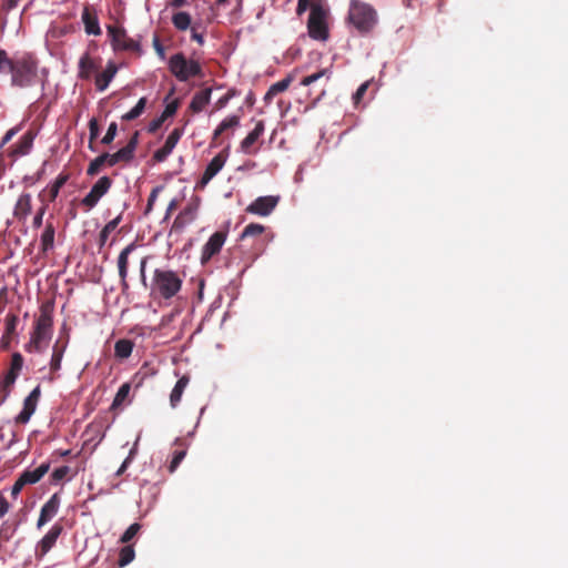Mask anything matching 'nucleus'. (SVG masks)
<instances>
[{"label": "nucleus", "mask_w": 568, "mask_h": 568, "mask_svg": "<svg viewBox=\"0 0 568 568\" xmlns=\"http://www.w3.org/2000/svg\"><path fill=\"white\" fill-rule=\"evenodd\" d=\"M11 84L18 88H28L36 83L38 77V60L31 53H23L12 58L9 69Z\"/></svg>", "instance_id": "f257e3e1"}, {"label": "nucleus", "mask_w": 568, "mask_h": 568, "mask_svg": "<svg viewBox=\"0 0 568 568\" xmlns=\"http://www.w3.org/2000/svg\"><path fill=\"white\" fill-rule=\"evenodd\" d=\"M347 21L358 33L367 34L377 23V12L369 3L351 0Z\"/></svg>", "instance_id": "f03ea898"}, {"label": "nucleus", "mask_w": 568, "mask_h": 568, "mask_svg": "<svg viewBox=\"0 0 568 568\" xmlns=\"http://www.w3.org/2000/svg\"><path fill=\"white\" fill-rule=\"evenodd\" d=\"M52 312V305L44 304L41 306L40 315L36 321L34 331L27 346L28 352L41 353L43 351V342L48 341L51 336V327L53 324Z\"/></svg>", "instance_id": "7ed1b4c3"}, {"label": "nucleus", "mask_w": 568, "mask_h": 568, "mask_svg": "<svg viewBox=\"0 0 568 568\" xmlns=\"http://www.w3.org/2000/svg\"><path fill=\"white\" fill-rule=\"evenodd\" d=\"M182 287V280L173 271L156 268L153 275V292L164 300H170L178 294Z\"/></svg>", "instance_id": "20e7f679"}, {"label": "nucleus", "mask_w": 568, "mask_h": 568, "mask_svg": "<svg viewBox=\"0 0 568 568\" xmlns=\"http://www.w3.org/2000/svg\"><path fill=\"white\" fill-rule=\"evenodd\" d=\"M327 16L328 10L321 3L313 2L311 4L307 30L312 39L325 41L328 38Z\"/></svg>", "instance_id": "39448f33"}, {"label": "nucleus", "mask_w": 568, "mask_h": 568, "mask_svg": "<svg viewBox=\"0 0 568 568\" xmlns=\"http://www.w3.org/2000/svg\"><path fill=\"white\" fill-rule=\"evenodd\" d=\"M171 73L182 82L190 78L202 77V67L195 60H187L183 53L173 54L169 61Z\"/></svg>", "instance_id": "423d86ee"}, {"label": "nucleus", "mask_w": 568, "mask_h": 568, "mask_svg": "<svg viewBox=\"0 0 568 568\" xmlns=\"http://www.w3.org/2000/svg\"><path fill=\"white\" fill-rule=\"evenodd\" d=\"M106 30L114 51L140 52L139 41L130 38L123 28L110 24Z\"/></svg>", "instance_id": "0eeeda50"}, {"label": "nucleus", "mask_w": 568, "mask_h": 568, "mask_svg": "<svg viewBox=\"0 0 568 568\" xmlns=\"http://www.w3.org/2000/svg\"><path fill=\"white\" fill-rule=\"evenodd\" d=\"M332 72L329 69H322L313 74L306 75L302 79L301 85L312 87L308 91V98L312 97L313 91L316 93L314 98V103L317 102L325 94V87L331 79Z\"/></svg>", "instance_id": "6e6552de"}, {"label": "nucleus", "mask_w": 568, "mask_h": 568, "mask_svg": "<svg viewBox=\"0 0 568 568\" xmlns=\"http://www.w3.org/2000/svg\"><path fill=\"white\" fill-rule=\"evenodd\" d=\"M113 181L111 178L101 176L91 187L90 192L81 200V205L87 211L92 210L99 201L110 191Z\"/></svg>", "instance_id": "1a4fd4ad"}, {"label": "nucleus", "mask_w": 568, "mask_h": 568, "mask_svg": "<svg viewBox=\"0 0 568 568\" xmlns=\"http://www.w3.org/2000/svg\"><path fill=\"white\" fill-rule=\"evenodd\" d=\"M23 362V356L20 353L16 352L11 355L10 368L1 383L3 400H6L10 395L11 388L22 371Z\"/></svg>", "instance_id": "9d476101"}, {"label": "nucleus", "mask_w": 568, "mask_h": 568, "mask_svg": "<svg viewBox=\"0 0 568 568\" xmlns=\"http://www.w3.org/2000/svg\"><path fill=\"white\" fill-rule=\"evenodd\" d=\"M227 237L226 231L213 233L203 245L201 252V263L205 265L213 256L220 253Z\"/></svg>", "instance_id": "9b49d317"}, {"label": "nucleus", "mask_w": 568, "mask_h": 568, "mask_svg": "<svg viewBox=\"0 0 568 568\" xmlns=\"http://www.w3.org/2000/svg\"><path fill=\"white\" fill-rule=\"evenodd\" d=\"M229 153L227 149L223 150L219 154H216L211 162L207 164L206 169L204 170V173L200 181L196 183V189L203 190L209 182L223 169L226 160H227Z\"/></svg>", "instance_id": "f8f14e48"}, {"label": "nucleus", "mask_w": 568, "mask_h": 568, "mask_svg": "<svg viewBox=\"0 0 568 568\" xmlns=\"http://www.w3.org/2000/svg\"><path fill=\"white\" fill-rule=\"evenodd\" d=\"M63 531V526L59 523L54 524L50 530L42 537L36 546V557L43 558L55 545L58 538Z\"/></svg>", "instance_id": "ddd939ff"}, {"label": "nucleus", "mask_w": 568, "mask_h": 568, "mask_svg": "<svg viewBox=\"0 0 568 568\" xmlns=\"http://www.w3.org/2000/svg\"><path fill=\"white\" fill-rule=\"evenodd\" d=\"M280 197L267 195V196H260L256 200H254L247 207L246 212L260 215V216H267L270 215L273 210L278 204Z\"/></svg>", "instance_id": "4468645a"}, {"label": "nucleus", "mask_w": 568, "mask_h": 568, "mask_svg": "<svg viewBox=\"0 0 568 568\" xmlns=\"http://www.w3.org/2000/svg\"><path fill=\"white\" fill-rule=\"evenodd\" d=\"M183 133V128H175L166 138L164 145L153 153V160L158 163L165 161L182 138Z\"/></svg>", "instance_id": "2eb2a0df"}, {"label": "nucleus", "mask_w": 568, "mask_h": 568, "mask_svg": "<svg viewBox=\"0 0 568 568\" xmlns=\"http://www.w3.org/2000/svg\"><path fill=\"white\" fill-rule=\"evenodd\" d=\"M60 496L53 494L45 504L41 507L40 515L37 521V528L41 529L47 523L57 516L60 508Z\"/></svg>", "instance_id": "dca6fc26"}, {"label": "nucleus", "mask_w": 568, "mask_h": 568, "mask_svg": "<svg viewBox=\"0 0 568 568\" xmlns=\"http://www.w3.org/2000/svg\"><path fill=\"white\" fill-rule=\"evenodd\" d=\"M136 248L135 243H131L126 245L118 256V271L121 282L122 291H126L129 288L128 283V267H129V256Z\"/></svg>", "instance_id": "f3484780"}, {"label": "nucleus", "mask_w": 568, "mask_h": 568, "mask_svg": "<svg viewBox=\"0 0 568 568\" xmlns=\"http://www.w3.org/2000/svg\"><path fill=\"white\" fill-rule=\"evenodd\" d=\"M32 211V197L30 193H22L13 207V216L24 223Z\"/></svg>", "instance_id": "a211bd4d"}, {"label": "nucleus", "mask_w": 568, "mask_h": 568, "mask_svg": "<svg viewBox=\"0 0 568 568\" xmlns=\"http://www.w3.org/2000/svg\"><path fill=\"white\" fill-rule=\"evenodd\" d=\"M34 138H36V133L33 131H31V130L27 131L21 136L19 142L11 148L9 154L14 158L27 155L32 149Z\"/></svg>", "instance_id": "6ab92c4d"}, {"label": "nucleus", "mask_w": 568, "mask_h": 568, "mask_svg": "<svg viewBox=\"0 0 568 568\" xmlns=\"http://www.w3.org/2000/svg\"><path fill=\"white\" fill-rule=\"evenodd\" d=\"M81 18H82V22L84 24V30L88 34H93V36L101 34L99 19H98L97 12L92 8L84 7Z\"/></svg>", "instance_id": "aec40b11"}, {"label": "nucleus", "mask_w": 568, "mask_h": 568, "mask_svg": "<svg viewBox=\"0 0 568 568\" xmlns=\"http://www.w3.org/2000/svg\"><path fill=\"white\" fill-rule=\"evenodd\" d=\"M99 65L95 61L90 57L87 52L84 53L79 61V78L82 80H90L92 74L97 72Z\"/></svg>", "instance_id": "412c9836"}, {"label": "nucleus", "mask_w": 568, "mask_h": 568, "mask_svg": "<svg viewBox=\"0 0 568 568\" xmlns=\"http://www.w3.org/2000/svg\"><path fill=\"white\" fill-rule=\"evenodd\" d=\"M211 93H212V90L210 88H206L204 90H201L199 92H196L192 100H191V103L189 105V109L193 112V113H199L201 111L204 110V108L210 103L211 101Z\"/></svg>", "instance_id": "4be33fe9"}, {"label": "nucleus", "mask_w": 568, "mask_h": 568, "mask_svg": "<svg viewBox=\"0 0 568 568\" xmlns=\"http://www.w3.org/2000/svg\"><path fill=\"white\" fill-rule=\"evenodd\" d=\"M55 227L52 221L48 220L40 237V248L42 253H48L54 246Z\"/></svg>", "instance_id": "5701e85b"}, {"label": "nucleus", "mask_w": 568, "mask_h": 568, "mask_svg": "<svg viewBox=\"0 0 568 568\" xmlns=\"http://www.w3.org/2000/svg\"><path fill=\"white\" fill-rule=\"evenodd\" d=\"M118 72V68L113 62H109L105 70L95 77V88L98 91H104L114 75Z\"/></svg>", "instance_id": "b1692460"}, {"label": "nucleus", "mask_w": 568, "mask_h": 568, "mask_svg": "<svg viewBox=\"0 0 568 568\" xmlns=\"http://www.w3.org/2000/svg\"><path fill=\"white\" fill-rule=\"evenodd\" d=\"M50 469L49 463L41 464L38 468L30 470L26 469L19 477L24 485H32L38 483Z\"/></svg>", "instance_id": "393cba45"}, {"label": "nucleus", "mask_w": 568, "mask_h": 568, "mask_svg": "<svg viewBox=\"0 0 568 568\" xmlns=\"http://www.w3.org/2000/svg\"><path fill=\"white\" fill-rule=\"evenodd\" d=\"M197 205H186L175 217L173 229H183L186 224L191 223L196 216Z\"/></svg>", "instance_id": "a878e982"}, {"label": "nucleus", "mask_w": 568, "mask_h": 568, "mask_svg": "<svg viewBox=\"0 0 568 568\" xmlns=\"http://www.w3.org/2000/svg\"><path fill=\"white\" fill-rule=\"evenodd\" d=\"M263 133H264V122L257 121L255 128L241 142V150L244 153L250 154L252 145L258 140V138Z\"/></svg>", "instance_id": "bb28decb"}, {"label": "nucleus", "mask_w": 568, "mask_h": 568, "mask_svg": "<svg viewBox=\"0 0 568 568\" xmlns=\"http://www.w3.org/2000/svg\"><path fill=\"white\" fill-rule=\"evenodd\" d=\"M190 383V376L189 375H183L182 377H180L175 384V386L173 387L171 394H170V405L172 408H175L181 399H182V395L185 390V388L187 387Z\"/></svg>", "instance_id": "cd10ccee"}, {"label": "nucleus", "mask_w": 568, "mask_h": 568, "mask_svg": "<svg viewBox=\"0 0 568 568\" xmlns=\"http://www.w3.org/2000/svg\"><path fill=\"white\" fill-rule=\"evenodd\" d=\"M123 211L120 212L113 220L109 221L99 233L98 244L99 247H103L110 236V234L119 226L122 221Z\"/></svg>", "instance_id": "c85d7f7f"}, {"label": "nucleus", "mask_w": 568, "mask_h": 568, "mask_svg": "<svg viewBox=\"0 0 568 568\" xmlns=\"http://www.w3.org/2000/svg\"><path fill=\"white\" fill-rule=\"evenodd\" d=\"M293 81V75L288 74L286 78L282 79L281 81L272 84L270 89L267 90L264 101L265 103H271L272 99L277 95L278 93L284 92L288 89L290 84Z\"/></svg>", "instance_id": "c756f323"}, {"label": "nucleus", "mask_w": 568, "mask_h": 568, "mask_svg": "<svg viewBox=\"0 0 568 568\" xmlns=\"http://www.w3.org/2000/svg\"><path fill=\"white\" fill-rule=\"evenodd\" d=\"M67 347L65 343H60L57 341L52 348V356L50 361V371L52 374L57 373L61 368V362Z\"/></svg>", "instance_id": "7c9ffc66"}, {"label": "nucleus", "mask_w": 568, "mask_h": 568, "mask_svg": "<svg viewBox=\"0 0 568 568\" xmlns=\"http://www.w3.org/2000/svg\"><path fill=\"white\" fill-rule=\"evenodd\" d=\"M134 343L128 338H121L115 342L114 356L119 359H126L131 356Z\"/></svg>", "instance_id": "2f4dec72"}, {"label": "nucleus", "mask_w": 568, "mask_h": 568, "mask_svg": "<svg viewBox=\"0 0 568 568\" xmlns=\"http://www.w3.org/2000/svg\"><path fill=\"white\" fill-rule=\"evenodd\" d=\"M38 403L34 400H31L30 398H24L23 400V408L22 410L17 415L16 423L17 424H27L31 416L34 414L37 409Z\"/></svg>", "instance_id": "473e14b6"}, {"label": "nucleus", "mask_w": 568, "mask_h": 568, "mask_svg": "<svg viewBox=\"0 0 568 568\" xmlns=\"http://www.w3.org/2000/svg\"><path fill=\"white\" fill-rule=\"evenodd\" d=\"M240 125V116L231 115L225 118L214 130L213 132V141L217 140L224 132L227 130L235 129Z\"/></svg>", "instance_id": "72a5a7b5"}, {"label": "nucleus", "mask_w": 568, "mask_h": 568, "mask_svg": "<svg viewBox=\"0 0 568 568\" xmlns=\"http://www.w3.org/2000/svg\"><path fill=\"white\" fill-rule=\"evenodd\" d=\"M172 23L179 31H185L192 27V18L189 12L179 11L172 16Z\"/></svg>", "instance_id": "f704fd0d"}, {"label": "nucleus", "mask_w": 568, "mask_h": 568, "mask_svg": "<svg viewBox=\"0 0 568 568\" xmlns=\"http://www.w3.org/2000/svg\"><path fill=\"white\" fill-rule=\"evenodd\" d=\"M146 106V98H141L134 108H132L129 112L122 115V120L132 121L138 119L145 110Z\"/></svg>", "instance_id": "c9c22d12"}, {"label": "nucleus", "mask_w": 568, "mask_h": 568, "mask_svg": "<svg viewBox=\"0 0 568 568\" xmlns=\"http://www.w3.org/2000/svg\"><path fill=\"white\" fill-rule=\"evenodd\" d=\"M106 155H104V153H102L101 155L97 156L94 160H92L87 169V174L89 176H94L97 175L103 165L106 164Z\"/></svg>", "instance_id": "e433bc0d"}, {"label": "nucleus", "mask_w": 568, "mask_h": 568, "mask_svg": "<svg viewBox=\"0 0 568 568\" xmlns=\"http://www.w3.org/2000/svg\"><path fill=\"white\" fill-rule=\"evenodd\" d=\"M134 557H135V552H134L133 547L132 546H124L123 548H121V550L119 552L118 565L120 567H125L131 561H133Z\"/></svg>", "instance_id": "4c0bfd02"}, {"label": "nucleus", "mask_w": 568, "mask_h": 568, "mask_svg": "<svg viewBox=\"0 0 568 568\" xmlns=\"http://www.w3.org/2000/svg\"><path fill=\"white\" fill-rule=\"evenodd\" d=\"M130 389H131V385L129 383L122 384L115 394V397L112 403V407H118V406L122 405V403L129 396Z\"/></svg>", "instance_id": "58836bf2"}, {"label": "nucleus", "mask_w": 568, "mask_h": 568, "mask_svg": "<svg viewBox=\"0 0 568 568\" xmlns=\"http://www.w3.org/2000/svg\"><path fill=\"white\" fill-rule=\"evenodd\" d=\"M68 175H59L54 182L51 184L49 190L50 201H54L61 190V187L67 183Z\"/></svg>", "instance_id": "ea45409f"}, {"label": "nucleus", "mask_w": 568, "mask_h": 568, "mask_svg": "<svg viewBox=\"0 0 568 568\" xmlns=\"http://www.w3.org/2000/svg\"><path fill=\"white\" fill-rule=\"evenodd\" d=\"M19 317L16 314H8L6 316V332L2 338L11 337L16 334Z\"/></svg>", "instance_id": "a19ab883"}, {"label": "nucleus", "mask_w": 568, "mask_h": 568, "mask_svg": "<svg viewBox=\"0 0 568 568\" xmlns=\"http://www.w3.org/2000/svg\"><path fill=\"white\" fill-rule=\"evenodd\" d=\"M89 132H90V134H89V149L91 151H95L93 142L99 136V133H100V126H99L98 120L95 118H92L89 121Z\"/></svg>", "instance_id": "79ce46f5"}, {"label": "nucleus", "mask_w": 568, "mask_h": 568, "mask_svg": "<svg viewBox=\"0 0 568 568\" xmlns=\"http://www.w3.org/2000/svg\"><path fill=\"white\" fill-rule=\"evenodd\" d=\"M265 227L258 223H250L246 225L241 234V239H245L248 236L261 235L264 232Z\"/></svg>", "instance_id": "37998d69"}, {"label": "nucleus", "mask_w": 568, "mask_h": 568, "mask_svg": "<svg viewBox=\"0 0 568 568\" xmlns=\"http://www.w3.org/2000/svg\"><path fill=\"white\" fill-rule=\"evenodd\" d=\"M186 455V448L175 449L169 466V471L174 473Z\"/></svg>", "instance_id": "c03bdc74"}, {"label": "nucleus", "mask_w": 568, "mask_h": 568, "mask_svg": "<svg viewBox=\"0 0 568 568\" xmlns=\"http://www.w3.org/2000/svg\"><path fill=\"white\" fill-rule=\"evenodd\" d=\"M179 106H180V100L174 99L173 101H171L170 103H168L165 105V109L162 112V114L160 115V118L162 120L166 121V119L173 116L176 113Z\"/></svg>", "instance_id": "a18cd8bd"}, {"label": "nucleus", "mask_w": 568, "mask_h": 568, "mask_svg": "<svg viewBox=\"0 0 568 568\" xmlns=\"http://www.w3.org/2000/svg\"><path fill=\"white\" fill-rule=\"evenodd\" d=\"M140 529H141L140 524H138V523L132 524L121 536L120 541L122 544L129 542L130 540H132L134 538V536L139 532Z\"/></svg>", "instance_id": "49530a36"}, {"label": "nucleus", "mask_w": 568, "mask_h": 568, "mask_svg": "<svg viewBox=\"0 0 568 568\" xmlns=\"http://www.w3.org/2000/svg\"><path fill=\"white\" fill-rule=\"evenodd\" d=\"M118 133V124L115 122H111L105 135L102 138L101 143L104 145H109L113 142Z\"/></svg>", "instance_id": "de8ad7c7"}, {"label": "nucleus", "mask_w": 568, "mask_h": 568, "mask_svg": "<svg viewBox=\"0 0 568 568\" xmlns=\"http://www.w3.org/2000/svg\"><path fill=\"white\" fill-rule=\"evenodd\" d=\"M162 190H163V185H158L152 189V191L149 195V199H148V204H146L145 212H144L145 214H149L153 210L154 203Z\"/></svg>", "instance_id": "09e8293b"}, {"label": "nucleus", "mask_w": 568, "mask_h": 568, "mask_svg": "<svg viewBox=\"0 0 568 568\" xmlns=\"http://www.w3.org/2000/svg\"><path fill=\"white\" fill-rule=\"evenodd\" d=\"M12 63V58H9L6 50L0 49V73L9 72Z\"/></svg>", "instance_id": "8fccbe9b"}, {"label": "nucleus", "mask_w": 568, "mask_h": 568, "mask_svg": "<svg viewBox=\"0 0 568 568\" xmlns=\"http://www.w3.org/2000/svg\"><path fill=\"white\" fill-rule=\"evenodd\" d=\"M236 94V91L235 89H231L229 90L223 97H221L216 103H215V108L217 110H221L223 109L224 106H226V104L230 102V100L235 97Z\"/></svg>", "instance_id": "3c124183"}, {"label": "nucleus", "mask_w": 568, "mask_h": 568, "mask_svg": "<svg viewBox=\"0 0 568 568\" xmlns=\"http://www.w3.org/2000/svg\"><path fill=\"white\" fill-rule=\"evenodd\" d=\"M69 473H70L69 466H61L59 468H55L53 470V473L51 474L52 480L55 483L60 481V480L64 479Z\"/></svg>", "instance_id": "603ef678"}, {"label": "nucleus", "mask_w": 568, "mask_h": 568, "mask_svg": "<svg viewBox=\"0 0 568 568\" xmlns=\"http://www.w3.org/2000/svg\"><path fill=\"white\" fill-rule=\"evenodd\" d=\"M120 162L128 163L134 158V153L126 146L121 148L116 151Z\"/></svg>", "instance_id": "864d4df0"}, {"label": "nucleus", "mask_w": 568, "mask_h": 568, "mask_svg": "<svg viewBox=\"0 0 568 568\" xmlns=\"http://www.w3.org/2000/svg\"><path fill=\"white\" fill-rule=\"evenodd\" d=\"M45 210H47V205H42L37 211L36 215L33 217V221H32V226L34 229H39L42 225V221H43V216L45 214Z\"/></svg>", "instance_id": "5fc2aeb1"}, {"label": "nucleus", "mask_w": 568, "mask_h": 568, "mask_svg": "<svg viewBox=\"0 0 568 568\" xmlns=\"http://www.w3.org/2000/svg\"><path fill=\"white\" fill-rule=\"evenodd\" d=\"M165 121L162 120L160 116H158L156 119H153L150 123H149V126H148V132L149 133H155L160 128L161 125L164 123Z\"/></svg>", "instance_id": "6e6d98bb"}, {"label": "nucleus", "mask_w": 568, "mask_h": 568, "mask_svg": "<svg viewBox=\"0 0 568 568\" xmlns=\"http://www.w3.org/2000/svg\"><path fill=\"white\" fill-rule=\"evenodd\" d=\"M133 454H134V452L131 450L129 456L124 459V462L122 463L120 468L116 470V473H115L116 476H121L122 474H124V471L128 469L129 465L132 462Z\"/></svg>", "instance_id": "4d7b16f0"}, {"label": "nucleus", "mask_w": 568, "mask_h": 568, "mask_svg": "<svg viewBox=\"0 0 568 568\" xmlns=\"http://www.w3.org/2000/svg\"><path fill=\"white\" fill-rule=\"evenodd\" d=\"M153 47H154V50L155 52L158 53V55L161 58V59H164L165 57V50L159 39L158 36L154 37L153 39Z\"/></svg>", "instance_id": "13d9d810"}, {"label": "nucleus", "mask_w": 568, "mask_h": 568, "mask_svg": "<svg viewBox=\"0 0 568 568\" xmlns=\"http://www.w3.org/2000/svg\"><path fill=\"white\" fill-rule=\"evenodd\" d=\"M24 483L22 481V479L20 477H18V479L16 480V483L13 484L12 488H11V496L13 498H17V496L20 494V491L22 490V488L24 487Z\"/></svg>", "instance_id": "bf43d9fd"}, {"label": "nucleus", "mask_w": 568, "mask_h": 568, "mask_svg": "<svg viewBox=\"0 0 568 568\" xmlns=\"http://www.w3.org/2000/svg\"><path fill=\"white\" fill-rule=\"evenodd\" d=\"M19 132V128L16 126V128H12L10 130H8L4 134V136L2 138V141H1V144H0V148H2L4 144H7L9 141H11V139Z\"/></svg>", "instance_id": "052dcab7"}, {"label": "nucleus", "mask_w": 568, "mask_h": 568, "mask_svg": "<svg viewBox=\"0 0 568 568\" xmlns=\"http://www.w3.org/2000/svg\"><path fill=\"white\" fill-rule=\"evenodd\" d=\"M146 262H148L146 257H143L140 262V280L144 287H146V274H145Z\"/></svg>", "instance_id": "680f3d73"}, {"label": "nucleus", "mask_w": 568, "mask_h": 568, "mask_svg": "<svg viewBox=\"0 0 568 568\" xmlns=\"http://www.w3.org/2000/svg\"><path fill=\"white\" fill-rule=\"evenodd\" d=\"M191 39L197 42L200 45L204 43V37L202 33H199L196 30V26L191 27Z\"/></svg>", "instance_id": "e2e57ef3"}, {"label": "nucleus", "mask_w": 568, "mask_h": 568, "mask_svg": "<svg viewBox=\"0 0 568 568\" xmlns=\"http://www.w3.org/2000/svg\"><path fill=\"white\" fill-rule=\"evenodd\" d=\"M139 143V132L135 131L133 135L130 138L129 142L126 143V148H129L133 153L138 146Z\"/></svg>", "instance_id": "0e129e2a"}, {"label": "nucleus", "mask_w": 568, "mask_h": 568, "mask_svg": "<svg viewBox=\"0 0 568 568\" xmlns=\"http://www.w3.org/2000/svg\"><path fill=\"white\" fill-rule=\"evenodd\" d=\"M311 4L312 3H310V0H297L296 13L298 16L303 14L308 7L311 8Z\"/></svg>", "instance_id": "69168bd1"}, {"label": "nucleus", "mask_w": 568, "mask_h": 568, "mask_svg": "<svg viewBox=\"0 0 568 568\" xmlns=\"http://www.w3.org/2000/svg\"><path fill=\"white\" fill-rule=\"evenodd\" d=\"M104 155H106V156H108V158H106V165H109V166H114V165H116L118 163H121V162H120V160H119V158H118L116 152H115V153H113V154H110V153H106V152H105V153H104Z\"/></svg>", "instance_id": "338daca9"}, {"label": "nucleus", "mask_w": 568, "mask_h": 568, "mask_svg": "<svg viewBox=\"0 0 568 568\" xmlns=\"http://www.w3.org/2000/svg\"><path fill=\"white\" fill-rule=\"evenodd\" d=\"M178 205H179V201L175 199H173L169 203L164 220H168L170 217V215L178 209Z\"/></svg>", "instance_id": "774afa93"}]
</instances>
